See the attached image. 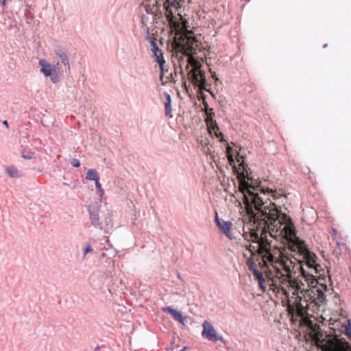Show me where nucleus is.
I'll return each mask as SVG.
<instances>
[{"label":"nucleus","instance_id":"nucleus-1","mask_svg":"<svg viewBox=\"0 0 351 351\" xmlns=\"http://www.w3.org/2000/svg\"><path fill=\"white\" fill-rule=\"evenodd\" d=\"M289 250V255L300 264L301 274L308 283V289L300 280L292 278L293 261L282 257L281 263H274L276 273L279 274V281L274 287L276 296L285 297L289 302L295 299L297 314L303 315L308 311H313L326 300L324 285L317 287L318 283L313 271L317 274L321 266L317 263V256L304 245L305 243H282Z\"/></svg>","mask_w":351,"mask_h":351},{"label":"nucleus","instance_id":"nucleus-2","mask_svg":"<svg viewBox=\"0 0 351 351\" xmlns=\"http://www.w3.org/2000/svg\"><path fill=\"white\" fill-rule=\"evenodd\" d=\"M229 165L232 167L241 182L250 191L254 189L259 193L251 192L253 202L258 214L271 221L269 225V234L276 241H305L300 239L292 219L286 214L281 213L280 199L282 196L272 189L264 188L261 184L255 186L250 176L252 172L245 160V158L237 159L229 147L227 153Z\"/></svg>","mask_w":351,"mask_h":351},{"label":"nucleus","instance_id":"nucleus-3","mask_svg":"<svg viewBox=\"0 0 351 351\" xmlns=\"http://www.w3.org/2000/svg\"><path fill=\"white\" fill-rule=\"evenodd\" d=\"M256 249L250 245L243 255L247 258V265L249 271L257 281L260 289L263 292L272 291L274 293V287L279 281V274L275 269L276 262L281 263V252L278 247H272L271 243H256Z\"/></svg>","mask_w":351,"mask_h":351},{"label":"nucleus","instance_id":"nucleus-4","mask_svg":"<svg viewBox=\"0 0 351 351\" xmlns=\"http://www.w3.org/2000/svg\"><path fill=\"white\" fill-rule=\"evenodd\" d=\"M146 34L145 39L149 41L151 46V51L153 53L154 57L155 58V61L157 62L160 69V78L162 80V76L165 73L164 65L165 64V60L163 56V52L162 49H159L156 40L149 36V27L146 28Z\"/></svg>","mask_w":351,"mask_h":351},{"label":"nucleus","instance_id":"nucleus-5","mask_svg":"<svg viewBox=\"0 0 351 351\" xmlns=\"http://www.w3.org/2000/svg\"><path fill=\"white\" fill-rule=\"evenodd\" d=\"M39 65L40 66V72L45 77H50V80L52 83L56 84L59 82L60 76L56 73H53V75L52 65L45 59H40L39 60Z\"/></svg>","mask_w":351,"mask_h":351},{"label":"nucleus","instance_id":"nucleus-6","mask_svg":"<svg viewBox=\"0 0 351 351\" xmlns=\"http://www.w3.org/2000/svg\"><path fill=\"white\" fill-rule=\"evenodd\" d=\"M328 351H351V346L343 338L331 340L328 346Z\"/></svg>","mask_w":351,"mask_h":351},{"label":"nucleus","instance_id":"nucleus-7","mask_svg":"<svg viewBox=\"0 0 351 351\" xmlns=\"http://www.w3.org/2000/svg\"><path fill=\"white\" fill-rule=\"evenodd\" d=\"M202 336L207 339H213L215 341H223V338L221 336H217L213 326L208 321H204L203 324Z\"/></svg>","mask_w":351,"mask_h":351},{"label":"nucleus","instance_id":"nucleus-8","mask_svg":"<svg viewBox=\"0 0 351 351\" xmlns=\"http://www.w3.org/2000/svg\"><path fill=\"white\" fill-rule=\"evenodd\" d=\"M191 81L195 86L204 88L206 85L205 72L201 69H192L189 72Z\"/></svg>","mask_w":351,"mask_h":351},{"label":"nucleus","instance_id":"nucleus-9","mask_svg":"<svg viewBox=\"0 0 351 351\" xmlns=\"http://www.w3.org/2000/svg\"><path fill=\"white\" fill-rule=\"evenodd\" d=\"M54 53L61 63L65 66V71H70L71 66L66 51L61 46L57 45L54 48Z\"/></svg>","mask_w":351,"mask_h":351},{"label":"nucleus","instance_id":"nucleus-10","mask_svg":"<svg viewBox=\"0 0 351 351\" xmlns=\"http://www.w3.org/2000/svg\"><path fill=\"white\" fill-rule=\"evenodd\" d=\"M215 223L221 232L226 234L227 237H228L230 239H232V237L230 235V228L232 226V223L230 221H226L222 219H219L218 215H216Z\"/></svg>","mask_w":351,"mask_h":351},{"label":"nucleus","instance_id":"nucleus-11","mask_svg":"<svg viewBox=\"0 0 351 351\" xmlns=\"http://www.w3.org/2000/svg\"><path fill=\"white\" fill-rule=\"evenodd\" d=\"M211 138H213V136L206 133L205 136H201L200 138L197 139L202 149L205 150L206 152H211V148L213 147L210 140Z\"/></svg>","mask_w":351,"mask_h":351},{"label":"nucleus","instance_id":"nucleus-12","mask_svg":"<svg viewBox=\"0 0 351 351\" xmlns=\"http://www.w3.org/2000/svg\"><path fill=\"white\" fill-rule=\"evenodd\" d=\"M98 208L96 206H89L88 212L90 214V219L91 224L95 227L99 225V218L98 214Z\"/></svg>","mask_w":351,"mask_h":351},{"label":"nucleus","instance_id":"nucleus-13","mask_svg":"<svg viewBox=\"0 0 351 351\" xmlns=\"http://www.w3.org/2000/svg\"><path fill=\"white\" fill-rule=\"evenodd\" d=\"M164 311H167L173 317L180 322L182 324H184V317L182 316V313L177 310L174 309L171 306H167L163 309Z\"/></svg>","mask_w":351,"mask_h":351},{"label":"nucleus","instance_id":"nucleus-14","mask_svg":"<svg viewBox=\"0 0 351 351\" xmlns=\"http://www.w3.org/2000/svg\"><path fill=\"white\" fill-rule=\"evenodd\" d=\"M164 95H165V115L166 116H169L170 117H172V115H171V95L167 93V92H165L164 93Z\"/></svg>","mask_w":351,"mask_h":351},{"label":"nucleus","instance_id":"nucleus-15","mask_svg":"<svg viewBox=\"0 0 351 351\" xmlns=\"http://www.w3.org/2000/svg\"><path fill=\"white\" fill-rule=\"evenodd\" d=\"M205 122L206 123H208L210 122L215 121V113L213 108H210L208 105L206 104V111L205 112Z\"/></svg>","mask_w":351,"mask_h":351},{"label":"nucleus","instance_id":"nucleus-16","mask_svg":"<svg viewBox=\"0 0 351 351\" xmlns=\"http://www.w3.org/2000/svg\"><path fill=\"white\" fill-rule=\"evenodd\" d=\"M346 322V324H341L339 328L340 332L346 336L351 335V322L350 319H348Z\"/></svg>","mask_w":351,"mask_h":351},{"label":"nucleus","instance_id":"nucleus-17","mask_svg":"<svg viewBox=\"0 0 351 351\" xmlns=\"http://www.w3.org/2000/svg\"><path fill=\"white\" fill-rule=\"evenodd\" d=\"M86 179L91 181H96L99 180V176L97 171L93 169H89L86 172Z\"/></svg>","mask_w":351,"mask_h":351},{"label":"nucleus","instance_id":"nucleus-18","mask_svg":"<svg viewBox=\"0 0 351 351\" xmlns=\"http://www.w3.org/2000/svg\"><path fill=\"white\" fill-rule=\"evenodd\" d=\"M207 125V134L213 136V132L219 130V127L216 120L212 122H210L206 124Z\"/></svg>","mask_w":351,"mask_h":351},{"label":"nucleus","instance_id":"nucleus-19","mask_svg":"<svg viewBox=\"0 0 351 351\" xmlns=\"http://www.w3.org/2000/svg\"><path fill=\"white\" fill-rule=\"evenodd\" d=\"M6 171L11 178H18L19 171L14 167H8Z\"/></svg>","mask_w":351,"mask_h":351},{"label":"nucleus","instance_id":"nucleus-20","mask_svg":"<svg viewBox=\"0 0 351 351\" xmlns=\"http://www.w3.org/2000/svg\"><path fill=\"white\" fill-rule=\"evenodd\" d=\"M106 244H108L109 247L108 248H106L105 251L102 252V255L104 256H110L112 254V253H113V252L115 253V254L117 253V252L114 249L112 248L110 243H106Z\"/></svg>","mask_w":351,"mask_h":351},{"label":"nucleus","instance_id":"nucleus-21","mask_svg":"<svg viewBox=\"0 0 351 351\" xmlns=\"http://www.w3.org/2000/svg\"><path fill=\"white\" fill-rule=\"evenodd\" d=\"M213 137L217 138L220 143H226V140L225 139L224 134L220 132L219 130H217L215 132H213Z\"/></svg>","mask_w":351,"mask_h":351},{"label":"nucleus","instance_id":"nucleus-22","mask_svg":"<svg viewBox=\"0 0 351 351\" xmlns=\"http://www.w3.org/2000/svg\"><path fill=\"white\" fill-rule=\"evenodd\" d=\"M179 4L178 0H166L165 5L168 8H177Z\"/></svg>","mask_w":351,"mask_h":351},{"label":"nucleus","instance_id":"nucleus-23","mask_svg":"<svg viewBox=\"0 0 351 351\" xmlns=\"http://www.w3.org/2000/svg\"><path fill=\"white\" fill-rule=\"evenodd\" d=\"M35 154L32 152H28L27 154L23 153L22 157L25 159H32L34 158Z\"/></svg>","mask_w":351,"mask_h":351},{"label":"nucleus","instance_id":"nucleus-24","mask_svg":"<svg viewBox=\"0 0 351 351\" xmlns=\"http://www.w3.org/2000/svg\"><path fill=\"white\" fill-rule=\"evenodd\" d=\"M52 70H53V74L56 73V75H58L60 76V68L59 66L58 63L52 66Z\"/></svg>","mask_w":351,"mask_h":351},{"label":"nucleus","instance_id":"nucleus-25","mask_svg":"<svg viewBox=\"0 0 351 351\" xmlns=\"http://www.w3.org/2000/svg\"><path fill=\"white\" fill-rule=\"evenodd\" d=\"M70 163H71V165L73 167H80V162L77 158H72L71 162H70Z\"/></svg>","mask_w":351,"mask_h":351},{"label":"nucleus","instance_id":"nucleus-26","mask_svg":"<svg viewBox=\"0 0 351 351\" xmlns=\"http://www.w3.org/2000/svg\"><path fill=\"white\" fill-rule=\"evenodd\" d=\"M95 187H96L97 190L99 193H104V190H103V189L101 187V184L99 182V180H97L95 181Z\"/></svg>","mask_w":351,"mask_h":351},{"label":"nucleus","instance_id":"nucleus-27","mask_svg":"<svg viewBox=\"0 0 351 351\" xmlns=\"http://www.w3.org/2000/svg\"><path fill=\"white\" fill-rule=\"evenodd\" d=\"M93 251V248L90 245H87L84 248V258L88 252H90Z\"/></svg>","mask_w":351,"mask_h":351},{"label":"nucleus","instance_id":"nucleus-28","mask_svg":"<svg viewBox=\"0 0 351 351\" xmlns=\"http://www.w3.org/2000/svg\"><path fill=\"white\" fill-rule=\"evenodd\" d=\"M148 19H149L148 16H147L145 15H142L141 23L143 24V25H146V23L147 22Z\"/></svg>","mask_w":351,"mask_h":351},{"label":"nucleus","instance_id":"nucleus-29","mask_svg":"<svg viewBox=\"0 0 351 351\" xmlns=\"http://www.w3.org/2000/svg\"><path fill=\"white\" fill-rule=\"evenodd\" d=\"M337 233V230L335 229H332L331 234L333 236V239L334 240L337 239V238H336Z\"/></svg>","mask_w":351,"mask_h":351},{"label":"nucleus","instance_id":"nucleus-30","mask_svg":"<svg viewBox=\"0 0 351 351\" xmlns=\"http://www.w3.org/2000/svg\"><path fill=\"white\" fill-rule=\"evenodd\" d=\"M2 123L6 127V128H9L8 122L7 120L3 121Z\"/></svg>","mask_w":351,"mask_h":351},{"label":"nucleus","instance_id":"nucleus-31","mask_svg":"<svg viewBox=\"0 0 351 351\" xmlns=\"http://www.w3.org/2000/svg\"><path fill=\"white\" fill-rule=\"evenodd\" d=\"M247 241H254V240H247ZM258 241H266V242H268L269 241L267 239H266L265 240H259Z\"/></svg>","mask_w":351,"mask_h":351},{"label":"nucleus","instance_id":"nucleus-32","mask_svg":"<svg viewBox=\"0 0 351 351\" xmlns=\"http://www.w3.org/2000/svg\"><path fill=\"white\" fill-rule=\"evenodd\" d=\"M5 1H6V0H1V5H5Z\"/></svg>","mask_w":351,"mask_h":351},{"label":"nucleus","instance_id":"nucleus-33","mask_svg":"<svg viewBox=\"0 0 351 351\" xmlns=\"http://www.w3.org/2000/svg\"><path fill=\"white\" fill-rule=\"evenodd\" d=\"M347 337H348V339L351 341V334L350 335H348Z\"/></svg>","mask_w":351,"mask_h":351},{"label":"nucleus","instance_id":"nucleus-34","mask_svg":"<svg viewBox=\"0 0 351 351\" xmlns=\"http://www.w3.org/2000/svg\"><path fill=\"white\" fill-rule=\"evenodd\" d=\"M342 243L337 242V244L340 246Z\"/></svg>","mask_w":351,"mask_h":351},{"label":"nucleus","instance_id":"nucleus-35","mask_svg":"<svg viewBox=\"0 0 351 351\" xmlns=\"http://www.w3.org/2000/svg\"><path fill=\"white\" fill-rule=\"evenodd\" d=\"M327 45H328L327 44H325V45H324V48H325V47H327Z\"/></svg>","mask_w":351,"mask_h":351}]
</instances>
